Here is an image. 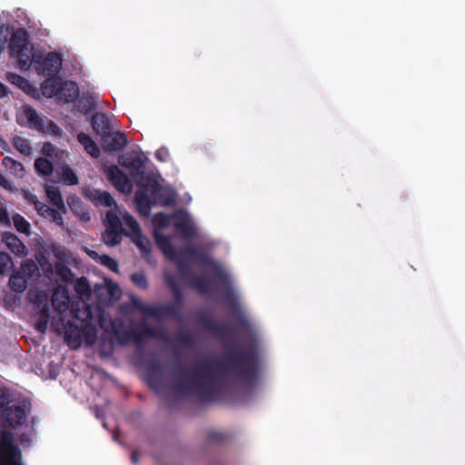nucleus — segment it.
<instances>
[{"label":"nucleus","instance_id":"obj_1","mask_svg":"<svg viewBox=\"0 0 465 465\" xmlns=\"http://www.w3.org/2000/svg\"><path fill=\"white\" fill-rule=\"evenodd\" d=\"M259 376V359L254 349L228 350L219 360L204 358L186 374L184 368L174 373L173 388L177 392H195L204 401H214L220 387L235 377L248 385L255 383Z\"/></svg>","mask_w":465,"mask_h":465},{"label":"nucleus","instance_id":"obj_2","mask_svg":"<svg viewBox=\"0 0 465 465\" xmlns=\"http://www.w3.org/2000/svg\"><path fill=\"white\" fill-rule=\"evenodd\" d=\"M164 282L173 297V301L171 303L148 305L139 300H135L134 301V306L146 317L159 321L167 318L178 320L181 318V312L184 302L183 290L173 275H164Z\"/></svg>","mask_w":465,"mask_h":465},{"label":"nucleus","instance_id":"obj_3","mask_svg":"<svg viewBox=\"0 0 465 465\" xmlns=\"http://www.w3.org/2000/svg\"><path fill=\"white\" fill-rule=\"evenodd\" d=\"M10 55L16 58L21 69L27 70L32 64V50L29 35L24 28L16 30L10 38Z\"/></svg>","mask_w":465,"mask_h":465},{"label":"nucleus","instance_id":"obj_4","mask_svg":"<svg viewBox=\"0 0 465 465\" xmlns=\"http://www.w3.org/2000/svg\"><path fill=\"white\" fill-rule=\"evenodd\" d=\"M31 411V401L27 399L18 401L17 403L9 405L3 410L0 415L5 425L15 429L25 424L27 416Z\"/></svg>","mask_w":465,"mask_h":465},{"label":"nucleus","instance_id":"obj_5","mask_svg":"<svg viewBox=\"0 0 465 465\" xmlns=\"http://www.w3.org/2000/svg\"><path fill=\"white\" fill-rule=\"evenodd\" d=\"M142 181L137 184L140 189L150 192L154 203H159L163 206H169L174 203L173 195L167 193L166 190L159 183L158 179L153 173L141 174Z\"/></svg>","mask_w":465,"mask_h":465},{"label":"nucleus","instance_id":"obj_6","mask_svg":"<svg viewBox=\"0 0 465 465\" xmlns=\"http://www.w3.org/2000/svg\"><path fill=\"white\" fill-rule=\"evenodd\" d=\"M32 64L38 74L54 76L61 69L62 57L55 52H50L45 55L34 54Z\"/></svg>","mask_w":465,"mask_h":465},{"label":"nucleus","instance_id":"obj_7","mask_svg":"<svg viewBox=\"0 0 465 465\" xmlns=\"http://www.w3.org/2000/svg\"><path fill=\"white\" fill-rule=\"evenodd\" d=\"M106 223L107 226L102 236L103 241L108 246H115L121 242L123 238L122 222L114 212L109 211L106 213Z\"/></svg>","mask_w":465,"mask_h":465},{"label":"nucleus","instance_id":"obj_8","mask_svg":"<svg viewBox=\"0 0 465 465\" xmlns=\"http://www.w3.org/2000/svg\"><path fill=\"white\" fill-rule=\"evenodd\" d=\"M148 158L141 153L134 152L126 153L119 156L118 163L121 166L137 172V173L143 174Z\"/></svg>","mask_w":465,"mask_h":465},{"label":"nucleus","instance_id":"obj_9","mask_svg":"<svg viewBox=\"0 0 465 465\" xmlns=\"http://www.w3.org/2000/svg\"><path fill=\"white\" fill-rule=\"evenodd\" d=\"M102 147L106 152H116L126 146L128 139L122 132L106 133L101 137Z\"/></svg>","mask_w":465,"mask_h":465},{"label":"nucleus","instance_id":"obj_10","mask_svg":"<svg viewBox=\"0 0 465 465\" xmlns=\"http://www.w3.org/2000/svg\"><path fill=\"white\" fill-rule=\"evenodd\" d=\"M198 323L203 328L210 331L213 334L220 338L231 337L232 335V329L231 327L218 324L211 316L201 314L198 317Z\"/></svg>","mask_w":465,"mask_h":465},{"label":"nucleus","instance_id":"obj_11","mask_svg":"<svg viewBox=\"0 0 465 465\" xmlns=\"http://www.w3.org/2000/svg\"><path fill=\"white\" fill-rule=\"evenodd\" d=\"M108 180L120 192H125L131 188L130 181L126 174L116 165H111L105 171Z\"/></svg>","mask_w":465,"mask_h":465},{"label":"nucleus","instance_id":"obj_12","mask_svg":"<svg viewBox=\"0 0 465 465\" xmlns=\"http://www.w3.org/2000/svg\"><path fill=\"white\" fill-rule=\"evenodd\" d=\"M84 330L83 325L78 326L74 321H68L65 326V341L67 344L76 349L81 346Z\"/></svg>","mask_w":465,"mask_h":465},{"label":"nucleus","instance_id":"obj_13","mask_svg":"<svg viewBox=\"0 0 465 465\" xmlns=\"http://www.w3.org/2000/svg\"><path fill=\"white\" fill-rule=\"evenodd\" d=\"M130 336L136 346L142 347L143 346L145 338H158L160 336V331L143 322L139 329L131 330Z\"/></svg>","mask_w":465,"mask_h":465},{"label":"nucleus","instance_id":"obj_14","mask_svg":"<svg viewBox=\"0 0 465 465\" xmlns=\"http://www.w3.org/2000/svg\"><path fill=\"white\" fill-rule=\"evenodd\" d=\"M79 96V88L73 81H64L59 88L56 98L65 104L74 102Z\"/></svg>","mask_w":465,"mask_h":465},{"label":"nucleus","instance_id":"obj_15","mask_svg":"<svg viewBox=\"0 0 465 465\" xmlns=\"http://www.w3.org/2000/svg\"><path fill=\"white\" fill-rule=\"evenodd\" d=\"M136 207L141 215L147 217L151 213L152 205L154 204V199L147 194L145 190L138 189L134 194Z\"/></svg>","mask_w":465,"mask_h":465},{"label":"nucleus","instance_id":"obj_16","mask_svg":"<svg viewBox=\"0 0 465 465\" xmlns=\"http://www.w3.org/2000/svg\"><path fill=\"white\" fill-rule=\"evenodd\" d=\"M231 302L235 310V315L237 318L236 329L241 332L248 333L252 331V324L249 320L243 315L242 311L238 308L237 302L232 293H229L225 303Z\"/></svg>","mask_w":465,"mask_h":465},{"label":"nucleus","instance_id":"obj_17","mask_svg":"<svg viewBox=\"0 0 465 465\" xmlns=\"http://www.w3.org/2000/svg\"><path fill=\"white\" fill-rule=\"evenodd\" d=\"M62 83V79L58 76H47V78L41 84L43 95L46 98L56 97Z\"/></svg>","mask_w":465,"mask_h":465},{"label":"nucleus","instance_id":"obj_18","mask_svg":"<svg viewBox=\"0 0 465 465\" xmlns=\"http://www.w3.org/2000/svg\"><path fill=\"white\" fill-rule=\"evenodd\" d=\"M0 465H23L19 448H0Z\"/></svg>","mask_w":465,"mask_h":465},{"label":"nucleus","instance_id":"obj_19","mask_svg":"<svg viewBox=\"0 0 465 465\" xmlns=\"http://www.w3.org/2000/svg\"><path fill=\"white\" fill-rule=\"evenodd\" d=\"M77 141L84 147V151L89 153L91 156L97 158L100 156V149L96 143L93 140V138L85 134L79 133L77 134Z\"/></svg>","mask_w":465,"mask_h":465},{"label":"nucleus","instance_id":"obj_20","mask_svg":"<svg viewBox=\"0 0 465 465\" xmlns=\"http://www.w3.org/2000/svg\"><path fill=\"white\" fill-rule=\"evenodd\" d=\"M94 133L101 137L110 131V124L105 114L96 113L92 117Z\"/></svg>","mask_w":465,"mask_h":465},{"label":"nucleus","instance_id":"obj_21","mask_svg":"<svg viewBox=\"0 0 465 465\" xmlns=\"http://www.w3.org/2000/svg\"><path fill=\"white\" fill-rule=\"evenodd\" d=\"M5 242L8 249L19 257H24L27 254V250L22 241L15 234L6 235Z\"/></svg>","mask_w":465,"mask_h":465},{"label":"nucleus","instance_id":"obj_22","mask_svg":"<svg viewBox=\"0 0 465 465\" xmlns=\"http://www.w3.org/2000/svg\"><path fill=\"white\" fill-rule=\"evenodd\" d=\"M183 252L193 258L195 262L202 265H213L204 250L198 245H191L184 249Z\"/></svg>","mask_w":465,"mask_h":465},{"label":"nucleus","instance_id":"obj_23","mask_svg":"<svg viewBox=\"0 0 465 465\" xmlns=\"http://www.w3.org/2000/svg\"><path fill=\"white\" fill-rule=\"evenodd\" d=\"M25 117L27 120L28 126L38 132L44 131V122L37 112L32 107H25L24 110Z\"/></svg>","mask_w":465,"mask_h":465},{"label":"nucleus","instance_id":"obj_24","mask_svg":"<svg viewBox=\"0 0 465 465\" xmlns=\"http://www.w3.org/2000/svg\"><path fill=\"white\" fill-rule=\"evenodd\" d=\"M211 279L204 276H192L188 283L201 294H207L211 292Z\"/></svg>","mask_w":465,"mask_h":465},{"label":"nucleus","instance_id":"obj_25","mask_svg":"<svg viewBox=\"0 0 465 465\" xmlns=\"http://www.w3.org/2000/svg\"><path fill=\"white\" fill-rule=\"evenodd\" d=\"M172 258L175 261L176 267L181 277L189 282L191 277L195 275L193 273L190 262L181 255H173Z\"/></svg>","mask_w":465,"mask_h":465},{"label":"nucleus","instance_id":"obj_26","mask_svg":"<svg viewBox=\"0 0 465 465\" xmlns=\"http://www.w3.org/2000/svg\"><path fill=\"white\" fill-rule=\"evenodd\" d=\"M72 313L74 319L81 322L82 325L92 324L93 311L90 305L84 304L82 308L73 307Z\"/></svg>","mask_w":465,"mask_h":465},{"label":"nucleus","instance_id":"obj_27","mask_svg":"<svg viewBox=\"0 0 465 465\" xmlns=\"http://www.w3.org/2000/svg\"><path fill=\"white\" fill-rule=\"evenodd\" d=\"M174 227L183 239H193L196 236V229L186 219L176 222Z\"/></svg>","mask_w":465,"mask_h":465},{"label":"nucleus","instance_id":"obj_28","mask_svg":"<svg viewBox=\"0 0 465 465\" xmlns=\"http://www.w3.org/2000/svg\"><path fill=\"white\" fill-rule=\"evenodd\" d=\"M68 301L69 297L65 290L60 291L57 288L52 295V304L58 312H63L67 308Z\"/></svg>","mask_w":465,"mask_h":465},{"label":"nucleus","instance_id":"obj_29","mask_svg":"<svg viewBox=\"0 0 465 465\" xmlns=\"http://www.w3.org/2000/svg\"><path fill=\"white\" fill-rule=\"evenodd\" d=\"M9 286L15 292H24L27 287V278L21 272H15L9 279Z\"/></svg>","mask_w":465,"mask_h":465},{"label":"nucleus","instance_id":"obj_30","mask_svg":"<svg viewBox=\"0 0 465 465\" xmlns=\"http://www.w3.org/2000/svg\"><path fill=\"white\" fill-rule=\"evenodd\" d=\"M153 235L156 244L163 251V252L165 255L173 256L174 254V249L169 237L156 230L153 232Z\"/></svg>","mask_w":465,"mask_h":465},{"label":"nucleus","instance_id":"obj_31","mask_svg":"<svg viewBox=\"0 0 465 465\" xmlns=\"http://www.w3.org/2000/svg\"><path fill=\"white\" fill-rule=\"evenodd\" d=\"M74 291L81 299L89 300L92 296V289L88 280L85 277H80L74 284Z\"/></svg>","mask_w":465,"mask_h":465},{"label":"nucleus","instance_id":"obj_32","mask_svg":"<svg viewBox=\"0 0 465 465\" xmlns=\"http://www.w3.org/2000/svg\"><path fill=\"white\" fill-rule=\"evenodd\" d=\"M3 165L6 169H8L11 173H13L14 175H15L17 177L21 178V177H23V175L25 173L24 165L20 162L13 159L12 157H9V156L4 157Z\"/></svg>","mask_w":465,"mask_h":465},{"label":"nucleus","instance_id":"obj_33","mask_svg":"<svg viewBox=\"0 0 465 465\" xmlns=\"http://www.w3.org/2000/svg\"><path fill=\"white\" fill-rule=\"evenodd\" d=\"M134 244L140 249L143 255L145 256L150 254L152 250V244L150 240L145 237L142 232L131 236Z\"/></svg>","mask_w":465,"mask_h":465},{"label":"nucleus","instance_id":"obj_34","mask_svg":"<svg viewBox=\"0 0 465 465\" xmlns=\"http://www.w3.org/2000/svg\"><path fill=\"white\" fill-rule=\"evenodd\" d=\"M36 172L44 176L51 175L54 170L53 163L46 158L39 157L35 161Z\"/></svg>","mask_w":465,"mask_h":465},{"label":"nucleus","instance_id":"obj_35","mask_svg":"<svg viewBox=\"0 0 465 465\" xmlns=\"http://www.w3.org/2000/svg\"><path fill=\"white\" fill-rule=\"evenodd\" d=\"M46 193L54 206L57 207L58 209H64V200L58 188H49L47 189Z\"/></svg>","mask_w":465,"mask_h":465},{"label":"nucleus","instance_id":"obj_36","mask_svg":"<svg viewBox=\"0 0 465 465\" xmlns=\"http://www.w3.org/2000/svg\"><path fill=\"white\" fill-rule=\"evenodd\" d=\"M7 79L11 84L17 85L22 90H26L30 87L29 81L20 74L10 73L7 75Z\"/></svg>","mask_w":465,"mask_h":465},{"label":"nucleus","instance_id":"obj_37","mask_svg":"<svg viewBox=\"0 0 465 465\" xmlns=\"http://www.w3.org/2000/svg\"><path fill=\"white\" fill-rule=\"evenodd\" d=\"M14 225L15 229L22 233H29L30 232V223L20 214H15L13 217Z\"/></svg>","mask_w":465,"mask_h":465},{"label":"nucleus","instance_id":"obj_38","mask_svg":"<svg viewBox=\"0 0 465 465\" xmlns=\"http://www.w3.org/2000/svg\"><path fill=\"white\" fill-rule=\"evenodd\" d=\"M124 220L126 227L130 230V233H125L126 235L133 236L142 232L139 223L132 215L126 213L124 216Z\"/></svg>","mask_w":465,"mask_h":465},{"label":"nucleus","instance_id":"obj_39","mask_svg":"<svg viewBox=\"0 0 465 465\" xmlns=\"http://www.w3.org/2000/svg\"><path fill=\"white\" fill-rule=\"evenodd\" d=\"M83 329L84 330L83 338L85 339V341L88 344H94L97 339V332L95 327L93 324H84L83 325Z\"/></svg>","mask_w":465,"mask_h":465},{"label":"nucleus","instance_id":"obj_40","mask_svg":"<svg viewBox=\"0 0 465 465\" xmlns=\"http://www.w3.org/2000/svg\"><path fill=\"white\" fill-rule=\"evenodd\" d=\"M56 272L61 280L65 283H71L74 281V273L72 270L66 265H59L56 267Z\"/></svg>","mask_w":465,"mask_h":465},{"label":"nucleus","instance_id":"obj_41","mask_svg":"<svg viewBox=\"0 0 465 465\" xmlns=\"http://www.w3.org/2000/svg\"><path fill=\"white\" fill-rule=\"evenodd\" d=\"M62 178L64 183L69 185H74L78 183V178L75 173L68 166L62 168Z\"/></svg>","mask_w":465,"mask_h":465},{"label":"nucleus","instance_id":"obj_42","mask_svg":"<svg viewBox=\"0 0 465 465\" xmlns=\"http://www.w3.org/2000/svg\"><path fill=\"white\" fill-rule=\"evenodd\" d=\"M99 262L114 272H118L119 271L117 261L107 254L99 256Z\"/></svg>","mask_w":465,"mask_h":465},{"label":"nucleus","instance_id":"obj_43","mask_svg":"<svg viewBox=\"0 0 465 465\" xmlns=\"http://www.w3.org/2000/svg\"><path fill=\"white\" fill-rule=\"evenodd\" d=\"M131 280L136 287L142 290H146L149 286L147 278L143 272L133 273L131 276Z\"/></svg>","mask_w":465,"mask_h":465},{"label":"nucleus","instance_id":"obj_44","mask_svg":"<svg viewBox=\"0 0 465 465\" xmlns=\"http://www.w3.org/2000/svg\"><path fill=\"white\" fill-rule=\"evenodd\" d=\"M13 267L10 255L7 252H0V274H5Z\"/></svg>","mask_w":465,"mask_h":465},{"label":"nucleus","instance_id":"obj_45","mask_svg":"<svg viewBox=\"0 0 465 465\" xmlns=\"http://www.w3.org/2000/svg\"><path fill=\"white\" fill-rule=\"evenodd\" d=\"M80 104H82L83 108L86 112H91V111L96 109V107H97V101H96L95 97H94L93 95L84 94L81 98Z\"/></svg>","mask_w":465,"mask_h":465},{"label":"nucleus","instance_id":"obj_46","mask_svg":"<svg viewBox=\"0 0 465 465\" xmlns=\"http://www.w3.org/2000/svg\"><path fill=\"white\" fill-rule=\"evenodd\" d=\"M226 435L221 431L208 430L206 434V440L209 443L218 444L225 440Z\"/></svg>","mask_w":465,"mask_h":465},{"label":"nucleus","instance_id":"obj_47","mask_svg":"<svg viewBox=\"0 0 465 465\" xmlns=\"http://www.w3.org/2000/svg\"><path fill=\"white\" fill-rule=\"evenodd\" d=\"M30 300L36 305V307L43 306V304L48 303L47 295L44 292H29Z\"/></svg>","mask_w":465,"mask_h":465},{"label":"nucleus","instance_id":"obj_48","mask_svg":"<svg viewBox=\"0 0 465 465\" xmlns=\"http://www.w3.org/2000/svg\"><path fill=\"white\" fill-rule=\"evenodd\" d=\"M213 277L218 280L219 282H221L222 283H223L224 285L228 286V288L230 289V281H229V277L228 275L226 274L225 272H223V270L219 267V266H216V265H213Z\"/></svg>","mask_w":465,"mask_h":465},{"label":"nucleus","instance_id":"obj_49","mask_svg":"<svg viewBox=\"0 0 465 465\" xmlns=\"http://www.w3.org/2000/svg\"><path fill=\"white\" fill-rule=\"evenodd\" d=\"M14 144L15 148L24 154H29L31 152V147L28 144L27 141L21 137H16L14 140Z\"/></svg>","mask_w":465,"mask_h":465},{"label":"nucleus","instance_id":"obj_50","mask_svg":"<svg viewBox=\"0 0 465 465\" xmlns=\"http://www.w3.org/2000/svg\"><path fill=\"white\" fill-rule=\"evenodd\" d=\"M99 203L106 207H112L115 205V201L108 192H99L97 197Z\"/></svg>","mask_w":465,"mask_h":465},{"label":"nucleus","instance_id":"obj_51","mask_svg":"<svg viewBox=\"0 0 465 465\" xmlns=\"http://www.w3.org/2000/svg\"><path fill=\"white\" fill-rule=\"evenodd\" d=\"M153 222L160 227H167L170 224V216L163 213H158L154 215Z\"/></svg>","mask_w":465,"mask_h":465},{"label":"nucleus","instance_id":"obj_52","mask_svg":"<svg viewBox=\"0 0 465 465\" xmlns=\"http://www.w3.org/2000/svg\"><path fill=\"white\" fill-rule=\"evenodd\" d=\"M33 203L35 204V208L37 211L38 214H40L41 216H44V217H47V215L52 208H50L47 204H45L38 200H34Z\"/></svg>","mask_w":465,"mask_h":465},{"label":"nucleus","instance_id":"obj_53","mask_svg":"<svg viewBox=\"0 0 465 465\" xmlns=\"http://www.w3.org/2000/svg\"><path fill=\"white\" fill-rule=\"evenodd\" d=\"M178 341L184 346H192L194 343V338L192 333L185 331L178 336Z\"/></svg>","mask_w":465,"mask_h":465},{"label":"nucleus","instance_id":"obj_54","mask_svg":"<svg viewBox=\"0 0 465 465\" xmlns=\"http://www.w3.org/2000/svg\"><path fill=\"white\" fill-rule=\"evenodd\" d=\"M105 290L111 296H114L115 292H119V287L116 283H108L106 286H95V292L98 295L99 292Z\"/></svg>","mask_w":465,"mask_h":465},{"label":"nucleus","instance_id":"obj_55","mask_svg":"<svg viewBox=\"0 0 465 465\" xmlns=\"http://www.w3.org/2000/svg\"><path fill=\"white\" fill-rule=\"evenodd\" d=\"M10 396L9 393L5 390L0 389V411L3 412V410L7 408L10 404Z\"/></svg>","mask_w":465,"mask_h":465},{"label":"nucleus","instance_id":"obj_56","mask_svg":"<svg viewBox=\"0 0 465 465\" xmlns=\"http://www.w3.org/2000/svg\"><path fill=\"white\" fill-rule=\"evenodd\" d=\"M36 314L39 319H50V309L48 303L43 304V306L36 307Z\"/></svg>","mask_w":465,"mask_h":465},{"label":"nucleus","instance_id":"obj_57","mask_svg":"<svg viewBox=\"0 0 465 465\" xmlns=\"http://www.w3.org/2000/svg\"><path fill=\"white\" fill-rule=\"evenodd\" d=\"M47 217L51 218L52 221L54 223H55L57 225L63 226L64 220H63V217H62L61 213L57 210L51 209V211L49 212Z\"/></svg>","mask_w":465,"mask_h":465},{"label":"nucleus","instance_id":"obj_58","mask_svg":"<svg viewBox=\"0 0 465 465\" xmlns=\"http://www.w3.org/2000/svg\"><path fill=\"white\" fill-rule=\"evenodd\" d=\"M48 322H49V320H45V319H37L35 326V329L41 332V333H45L47 330V325H48Z\"/></svg>","mask_w":465,"mask_h":465},{"label":"nucleus","instance_id":"obj_59","mask_svg":"<svg viewBox=\"0 0 465 465\" xmlns=\"http://www.w3.org/2000/svg\"><path fill=\"white\" fill-rule=\"evenodd\" d=\"M159 370V366L155 363H153V364H150L149 367H148V371H149V384L151 387H153L154 386V383H155V377L153 375V371H158Z\"/></svg>","mask_w":465,"mask_h":465},{"label":"nucleus","instance_id":"obj_60","mask_svg":"<svg viewBox=\"0 0 465 465\" xmlns=\"http://www.w3.org/2000/svg\"><path fill=\"white\" fill-rule=\"evenodd\" d=\"M47 131L54 135H61L62 134V129L52 121L47 124Z\"/></svg>","mask_w":465,"mask_h":465},{"label":"nucleus","instance_id":"obj_61","mask_svg":"<svg viewBox=\"0 0 465 465\" xmlns=\"http://www.w3.org/2000/svg\"><path fill=\"white\" fill-rule=\"evenodd\" d=\"M155 157L159 161L164 162L166 160V158L168 157V151L166 149H164V148H161V149L156 151Z\"/></svg>","mask_w":465,"mask_h":465},{"label":"nucleus","instance_id":"obj_62","mask_svg":"<svg viewBox=\"0 0 465 465\" xmlns=\"http://www.w3.org/2000/svg\"><path fill=\"white\" fill-rule=\"evenodd\" d=\"M7 94V87L0 83V98L5 97Z\"/></svg>","mask_w":465,"mask_h":465},{"label":"nucleus","instance_id":"obj_63","mask_svg":"<svg viewBox=\"0 0 465 465\" xmlns=\"http://www.w3.org/2000/svg\"><path fill=\"white\" fill-rule=\"evenodd\" d=\"M138 456H139L138 451L133 450L132 455H131V460L134 465L138 463Z\"/></svg>","mask_w":465,"mask_h":465},{"label":"nucleus","instance_id":"obj_64","mask_svg":"<svg viewBox=\"0 0 465 465\" xmlns=\"http://www.w3.org/2000/svg\"><path fill=\"white\" fill-rule=\"evenodd\" d=\"M0 185H2L5 188L9 186V183L7 182V180L1 174H0Z\"/></svg>","mask_w":465,"mask_h":465}]
</instances>
